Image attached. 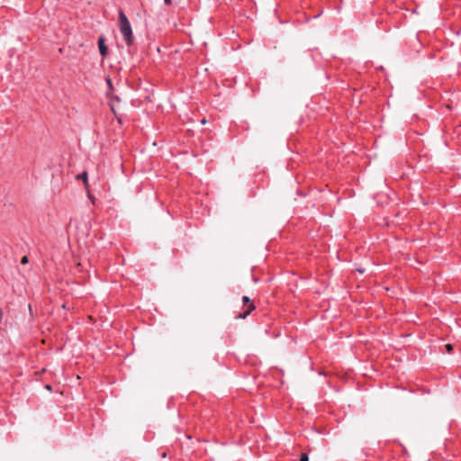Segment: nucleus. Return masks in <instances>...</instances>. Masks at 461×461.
<instances>
[{
  "mask_svg": "<svg viewBox=\"0 0 461 461\" xmlns=\"http://www.w3.org/2000/svg\"><path fill=\"white\" fill-rule=\"evenodd\" d=\"M118 25L122 36L128 46L132 45L133 43V35L131 23L125 15L122 10H120L118 13Z\"/></svg>",
  "mask_w": 461,
  "mask_h": 461,
  "instance_id": "1",
  "label": "nucleus"
},
{
  "mask_svg": "<svg viewBox=\"0 0 461 461\" xmlns=\"http://www.w3.org/2000/svg\"><path fill=\"white\" fill-rule=\"evenodd\" d=\"M242 301L244 305L248 306V310L242 314H240V317L245 319L255 309V306L248 296H243Z\"/></svg>",
  "mask_w": 461,
  "mask_h": 461,
  "instance_id": "2",
  "label": "nucleus"
},
{
  "mask_svg": "<svg viewBox=\"0 0 461 461\" xmlns=\"http://www.w3.org/2000/svg\"><path fill=\"white\" fill-rule=\"evenodd\" d=\"M98 48H99L101 56L104 58L106 57L108 54V49H107L106 45L104 44V36H100L98 39Z\"/></svg>",
  "mask_w": 461,
  "mask_h": 461,
  "instance_id": "3",
  "label": "nucleus"
},
{
  "mask_svg": "<svg viewBox=\"0 0 461 461\" xmlns=\"http://www.w3.org/2000/svg\"><path fill=\"white\" fill-rule=\"evenodd\" d=\"M77 178L81 179L84 182V185H85V187H86V189L87 190V193H88V197H89V199H91L94 202V198H93V196L91 195V194H90V192L88 190L87 172L84 171L83 173H81L80 175L77 176Z\"/></svg>",
  "mask_w": 461,
  "mask_h": 461,
  "instance_id": "4",
  "label": "nucleus"
},
{
  "mask_svg": "<svg viewBox=\"0 0 461 461\" xmlns=\"http://www.w3.org/2000/svg\"><path fill=\"white\" fill-rule=\"evenodd\" d=\"M308 460H309V458H308L307 454H305V453L301 454L300 461H308Z\"/></svg>",
  "mask_w": 461,
  "mask_h": 461,
  "instance_id": "5",
  "label": "nucleus"
},
{
  "mask_svg": "<svg viewBox=\"0 0 461 461\" xmlns=\"http://www.w3.org/2000/svg\"><path fill=\"white\" fill-rule=\"evenodd\" d=\"M28 261H29L28 257H27V256H23V257L22 258L21 263H22L23 265H25V264H27V263H28Z\"/></svg>",
  "mask_w": 461,
  "mask_h": 461,
  "instance_id": "6",
  "label": "nucleus"
},
{
  "mask_svg": "<svg viewBox=\"0 0 461 461\" xmlns=\"http://www.w3.org/2000/svg\"><path fill=\"white\" fill-rule=\"evenodd\" d=\"M446 348H447V351L448 353H450V352L452 351V348H452V345H451V344H447V345H446Z\"/></svg>",
  "mask_w": 461,
  "mask_h": 461,
  "instance_id": "7",
  "label": "nucleus"
},
{
  "mask_svg": "<svg viewBox=\"0 0 461 461\" xmlns=\"http://www.w3.org/2000/svg\"><path fill=\"white\" fill-rule=\"evenodd\" d=\"M2 318H3V311L0 310V322L2 321Z\"/></svg>",
  "mask_w": 461,
  "mask_h": 461,
  "instance_id": "8",
  "label": "nucleus"
},
{
  "mask_svg": "<svg viewBox=\"0 0 461 461\" xmlns=\"http://www.w3.org/2000/svg\"><path fill=\"white\" fill-rule=\"evenodd\" d=\"M164 1H165V3H166L167 5H170V4H171V0H164Z\"/></svg>",
  "mask_w": 461,
  "mask_h": 461,
  "instance_id": "9",
  "label": "nucleus"
}]
</instances>
